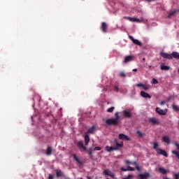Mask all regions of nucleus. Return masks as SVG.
Listing matches in <instances>:
<instances>
[{
  "mask_svg": "<svg viewBox=\"0 0 179 179\" xmlns=\"http://www.w3.org/2000/svg\"><path fill=\"white\" fill-rule=\"evenodd\" d=\"M160 55L161 57H162V58H164L165 59H173V58H175V59H179L178 52H173L171 54L162 52Z\"/></svg>",
  "mask_w": 179,
  "mask_h": 179,
  "instance_id": "obj_1",
  "label": "nucleus"
},
{
  "mask_svg": "<svg viewBox=\"0 0 179 179\" xmlns=\"http://www.w3.org/2000/svg\"><path fill=\"white\" fill-rule=\"evenodd\" d=\"M115 119H107L106 120V125H114L115 127H117V125H118V122H120V113L116 112L115 113Z\"/></svg>",
  "mask_w": 179,
  "mask_h": 179,
  "instance_id": "obj_2",
  "label": "nucleus"
},
{
  "mask_svg": "<svg viewBox=\"0 0 179 179\" xmlns=\"http://www.w3.org/2000/svg\"><path fill=\"white\" fill-rule=\"evenodd\" d=\"M148 122L152 124V125H159V124H160L159 120L156 119L155 117H150L148 119Z\"/></svg>",
  "mask_w": 179,
  "mask_h": 179,
  "instance_id": "obj_3",
  "label": "nucleus"
},
{
  "mask_svg": "<svg viewBox=\"0 0 179 179\" xmlns=\"http://www.w3.org/2000/svg\"><path fill=\"white\" fill-rule=\"evenodd\" d=\"M76 146L77 148H78L80 150H87V148H86V146L83 145V141L77 142Z\"/></svg>",
  "mask_w": 179,
  "mask_h": 179,
  "instance_id": "obj_4",
  "label": "nucleus"
},
{
  "mask_svg": "<svg viewBox=\"0 0 179 179\" xmlns=\"http://www.w3.org/2000/svg\"><path fill=\"white\" fill-rule=\"evenodd\" d=\"M113 143L115 145V147H113L114 149H116V150H118L120 148H122L124 146V142L118 143L117 140H114Z\"/></svg>",
  "mask_w": 179,
  "mask_h": 179,
  "instance_id": "obj_5",
  "label": "nucleus"
},
{
  "mask_svg": "<svg viewBox=\"0 0 179 179\" xmlns=\"http://www.w3.org/2000/svg\"><path fill=\"white\" fill-rule=\"evenodd\" d=\"M155 111L159 115H166V114H167V109L163 110L160 108H156Z\"/></svg>",
  "mask_w": 179,
  "mask_h": 179,
  "instance_id": "obj_6",
  "label": "nucleus"
},
{
  "mask_svg": "<svg viewBox=\"0 0 179 179\" xmlns=\"http://www.w3.org/2000/svg\"><path fill=\"white\" fill-rule=\"evenodd\" d=\"M138 177L140 179H147L150 177V173H149V172H146L145 173H140L138 174Z\"/></svg>",
  "mask_w": 179,
  "mask_h": 179,
  "instance_id": "obj_7",
  "label": "nucleus"
},
{
  "mask_svg": "<svg viewBox=\"0 0 179 179\" xmlns=\"http://www.w3.org/2000/svg\"><path fill=\"white\" fill-rule=\"evenodd\" d=\"M119 139H121L122 141H131V138H129V137H128V136H127L124 134H119Z\"/></svg>",
  "mask_w": 179,
  "mask_h": 179,
  "instance_id": "obj_8",
  "label": "nucleus"
},
{
  "mask_svg": "<svg viewBox=\"0 0 179 179\" xmlns=\"http://www.w3.org/2000/svg\"><path fill=\"white\" fill-rule=\"evenodd\" d=\"M133 59H134V56H131V55L127 56L123 61V64H128V62H131V61H133Z\"/></svg>",
  "mask_w": 179,
  "mask_h": 179,
  "instance_id": "obj_9",
  "label": "nucleus"
},
{
  "mask_svg": "<svg viewBox=\"0 0 179 179\" xmlns=\"http://www.w3.org/2000/svg\"><path fill=\"white\" fill-rule=\"evenodd\" d=\"M141 96L144 97V99H152V96L144 91L141 92Z\"/></svg>",
  "mask_w": 179,
  "mask_h": 179,
  "instance_id": "obj_10",
  "label": "nucleus"
},
{
  "mask_svg": "<svg viewBox=\"0 0 179 179\" xmlns=\"http://www.w3.org/2000/svg\"><path fill=\"white\" fill-rule=\"evenodd\" d=\"M123 114L126 118H132V113L129 110H124Z\"/></svg>",
  "mask_w": 179,
  "mask_h": 179,
  "instance_id": "obj_11",
  "label": "nucleus"
},
{
  "mask_svg": "<svg viewBox=\"0 0 179 179\" xmlns=\"http://www.w3.org/2000/svg\"><path fill=\"white\" fill-rule=\"evenodd\" d=\"M158 155H162V156H164V157H169V155L166 152V150H158L157 152Z\"/></svg>",
  "mask_w": 179,
  "mask_h": 179,
  "instance_id": "obj_12",
  "label": "nucleus"
},
{
  "mask_svg": "<svg viewBox=\"0 0 179 179\" xmlns=\"http://www.w3.org/2000/svg\"><path fill=\"white\" fill-rule=\"evenodd\" d=\"M107 24L106 22H102L101 28L103 31V33H107Z\"/></svg>",
  "mask_w": 179,
  "mask_h": 179,
  "instance_id": "obj_13",
  "label": "nucleus"
},
{
  "mask_svg": "<svg viewBox=\"0 0 179 179\" xmlns=\"http://www.w3.org/2000/svg\"><path fill=\"white\" fill-rule=\"evenodd\" d=\"M162 141H163V142H165V143L170 145V137H169L168 136H163Z\"/></svg>",
  "mask_w": 179,
  "mask_h": 179,
  "instance_id": "obj_14",
  "label": "nucleus"
},
{
  "mask_svg": "<svg viewBox=\"0 0 179 179\" xmlns=\"http://www.w3.org/2000/svg\"><path fill=\"white\" fill-rule=\"evenodd\" d=\"M125 19H127L129 22H141V20L135 17H125Z\"/></svg>",
  "mask_w": 179,
  "mask_h": 179,
  "instance_id": "obj_15",
  "label": "nucleus"
},
{
  "mask_svg": "<svg viewBox=\"0 0 179 179\" xmlns=\"http://www.w3.org/2000/svg\"><path fill=\"white\" fill-rule=\"evenodd\" d=\"M47 156H51L52 155V147H48L46 150Z\"/></svg>",
  "mask_w": 179,
  "mask_h": 179,
  "instance_id": "obj_16",
  "label": "nucleus"
},
{
  "mask_svg": "<svg viewBox=\"0 0 179 179\" xmlns=\"http://www.w3.org/2000/svg\"><path fill=\"white\" fill-rule=\"evenodd\" d=\"M96 132V126H92L87 130V134H94Z\"/></svg>",
  "mask_w": 179,
  "mask_h": 179,
  "instance_id": "obj_17",
  "label": "nucleus"
},
{
  "mask_svg": "<svg viewBox=\"0 0 179 179\" xmlns=\"http://www.w3.org/2000/svg\"><path fill=\"white\" fill-rule=\"evenodd\" d=\"M89 142H90V137L89 136V135L87 134L85 136V146H87L89 145Z\"/></svg>",
  "mask_w": 179,
  "mask_h": 179,
  "instance_id": "obj_18",
  "label": "nucleus"
},
{
  "mask_svg": "<svg viewBox=\"0 0 179 179\" xmlns=\"http://www.w3.org/2000/svg\"><path fill=\"white\" fill-rule=\"evenodd\" d=\"M177 12H178V10L176 9L173 10V11L170 12L167 16L168 18L171 17V16H174L176 15V13H177Z\"/></svg>",
  "mask_w": 179,
  "mask_h": 179,
  "instance_id": "obj_19",
  "label": "nucleus"
},
{
  "mask_svg": "<svg viewBox=\"0 0 179 179\" xmlns=\"http://www.w3.org/2000/svg\"><path fill=\"white\" fill-rule=\"evenodd\" d=\"M106 152H113V150H117V148H114V147H110L107 145L106 147Z\"/></svg>",
  "mask_w": 179,
  "mask_h": 179,
  "instance_id": "obj_20",
  "label": "nucleus"
},
{
  "mask_svg": "<svg viewBox=\"0 0 179 179\" xmlns=\"http://www.w3.org/2000/svg\"><path fill=\"white\" fill-rule=\"evenodd\" d=\"M161 69H162V71H170V66H164V64H162Z\"/></svg>",
  "mask_w": 179,
  "mask_h": 179,
  "instance_id": "obj_21",
  "label": "nucleus"
},
{
  "mask_svg": "<svg viewBox=\"0 0 179 179\" xmlns=\"http://www.w3.org/2000/svg\"><path fill=\"white\" fill-rule=\"evenodd\" d=\"M158 170L161 174H167V170L164 169V168L159 167Z\"/></svg>",
  "mask_w": 179,
  "mask_h": 179,
  "instance_id": "obj_22",
  "label": "nucleus"
},
{
  "mask_svg": "<svg viewBox=\"0 0 179 179\" xmlns=\"http://www.w3.org/2000/svg\"><path fill=\"white\" fill-rule=\"evenodd\" d=\"M133 43L134 44H136V45H139V47H142V43L138 39H134L133 41Z\"/></svg>",
  "mask_w": 179,
  "mask_h": 179,
  "instance_id": "obj_23",
  "label": "nucleus"
},
{
  "mask_svg": "<svg viewBox=\"0 0 179 179\" xmlns=\"http://www.w3.org/2000/svg\"><path fill=\"white\" fill-rule=\"evenodd\" d=\"M136 134H137V135H138V136L139 138H143V136H145V133L141 131L140 130H138V131H136Z\"/></svg>",
  "mask_w": 179,
  "mask_h": 179,
  "instance_id": "obj_24",
  "label": "nucleus"
},
{
  "mask_svg": "<svg viewBox=\"0 0 179 179\" xmlns=\"http://www.w3.org/2000/svg\"><path fill=\"white\" fill-rule=\"evenodd\" d=\"M153 149H155V150H156L157 153V150H160L161 149L159 148V143H154V146H153Z\"/></svg>",
  "mask_w": 179,
  "mask_h": 179,
  "instance_id": "obj_25",
  "label": "nucleus"
},
{
  "mask_svg": "<svg viewBox=\"0 0 179 179\" xmlns=\"http://www.w3.org/2000/svg\"><path fill=\"white\" fill-rule=\"evenodd\" d=\"M73 157L74 160H76V162H77V163H78L79 164H82V161H80V159H79V158H78L75 154L73 155Z\"/></svg>",
  "mask_w": 179,
  "mask_h": 179,
  "instance_id": "obj_26",
  "label": "nucleus"
},
{
  "mask_svg": "<svg viewBox=\"0 0 179 179\" xmlns=\"http://www.w3.org/2000/svg\"><path fill=\"white\" fill-rule=\"evenodd\" d=\"M172 154L175 155L176 157L179 159V152L176 150H172Z\"/></svg>",
  "mask_w": 179,
  "mask_h": 179,
  "instance_id": "obj_27",
  "label": "nucleus"
},
{
  "mask_svg": "<svg viewBox=\"0 0 179 179\" xmlns=\"http://www.w3.org/2000/svg\"><path fill=\"white\" fill-rule=\"evenodd\" d=\"M62 176H63L62 172L59 171H56V177L59 178V177H62Z\"/></svg>",
  "mask_w": 179,
  "mask_h": 179,
  "instance_id": "obj_28",
  "label": "nucleus"
},
{
  "mask_svg": "<svg viewBox=\"0 0 179 179\" xmlns=\"http://www.w3.org/2000/svg\"><path fill=\"white\" fill-rule=\"evenodd\" d=\"M172 107H173V109L175 111H179V108L178 107L177 105L173 104V105H172Z\"/></svg>",
  "mask_w": 179,
  "mask_h": 179,
  "instance_id": "obj_29",
  "label": "nucleus"
},
{
  "mask_svg": "<svg viewBox=\"0 0 179 179\" xmlns=\"http://www.w3.org/2000/svg\"><path fill=\"white\" fill-rule=\"evenodd\" d=\"M114 110H115V107H110L109 108L107 109V112L108 113H113V111H114Z\"/></svg>",
  "mask_w": 179,
  "mask_h": 179,
  "instance_id": "obj_30",
  "label": "nucleus"
},
{
  "mask_svg": "<svg viewBox=\"0 0 179 179\" xmlns=\"http://www.w3.org/2000/svg\"><path fill=\"white\" fill-rule=\"evenodd\" d=\"M151 83H152V85H157V83H159V81H157V80L156 78H153V79L152 80Z\"/></svg>",
  "mask_w": 179,
  "mask_h": 179,
  "instance_id": "obj_31",
  "label": "nucleus"
},
{
  "mask_svg": "<svg viewBox=\"0 0 179 179\" xmlns=\"http://www.w3.org/2000/svg\"><path fill=\"white\" fill-rule=\"evenodd\" d=\"M113 90L115 92H118L120 91V88L118 87V85H115L114 87H113Z\"/></svg>",
  "mask_w": 179,
  "mask_h": 179,
  "instance_id": "obj_32",
  "label": "nucleus"
},
{
  "mask_svg": "<svg viewBox=\"0 0 179 179\" xmlns=\"http://www.w3.org/2000/svg\"><path fill=\"white\" fill-rule=\"evenodd\" d=\"M121 171H129V170L128 169V166H127V167H122L121 168Z\"/></svg>",
  "mask_w": 179,
  "mask_h": 179,
  "instance_id": "obj_33",
  "label": "nucleus"
},
{
  "mask_svg": "<svg viewBox=\"0 0 179 179\" xmlns=\"http://www.w3.org/2000/svg\"><path fill=\"white\" fill-rule=\"evenodd\" d=\"M132 178H134V175L129 174L127 176V177L124 178L123 179H132Z\"/></svg>",
  "mask_w": 179,
  "mask_h": 179,
  "instance_id": "obj_34",
  "label": "nucleus"
},
{
  "mask_svg": "<svg viewBox=\"0 0 179 179\" xmlns=\"http://www.w3.org/2000/svg\"><path fill=\"white\" fill-rule=\"evenodd\" d=\"M103 173H104V174H105L106 176H110V174L111 172H110V171H108V170H105V171H103Z\"/></svg>",
  "mask_w": 179,
  "mask_h": 179,
  "instance_id": "obj_35",
  "label": "nucleus"
},
{
  "mask_svg": "<svg viewBox=\"0 0 179 179\" xmlns=\"http://www.w3.org/2000/svg\"><path fill=\"white\" fill-rule=\"evenodd\" d=\"M129 169V171H135V168H133L131 166H127Z\"/></svg>",
  "mask_w": 179,
  "mask_h": 179,
  "instance_id": "obj_36",
  "label": "nucleus"
},
{
  "mask_svg": "<svg viewBox=\"0 0 179 179\" xmlns=\"http://www.w3.org/2000/svg\"><path fill=\"white\" fill-rule=\"evenodd\" d=\"M144 85H143V84H142V83H138V84L136 85L137 87H143V86H144Z\"/></svg>",
  "mask_w": 179,
  "mask_h": 179,
  "instance_id": "obj_37",
  "label": "nucleus"
},
{
  "mask_svg": "<svg viewBox=\"0 0 179 179\" xmlns=\"http://www.w3.org/2000/svg\"><path fill=\"white\" fill-rule=\"evenodd\" d=\"M120 76L122 78H125V76H127V75H125V74L124 73V72H121Z\"/></svg>",
  "mask_w": 179,
  "mask_h": 179,
  "instance_id": "obj_38",
  "label": "nucleus"
},
{
  "mask_svg": "<svg viewBox=\"0 0 179 179\" xmlns=\"http://www.w3.org/2000/svg\"><path fill=\"white\" fill-rule=\"evenodd\" d=\"M143 89L144 90H149V87H148V86H146V85H144V86L143 87Z\"/></svg>",
  "mask_w": 179,
  "mask_h": 179,
  "instance_id": "obj_39",
  "label": "nucleus"
},
{
  "mask_svg": "<svg viewBox=\"0 0 179 179\" xmlns=\"http://www.w3.org/2000/svg\"><path fill=\"white\" fill-rule=\"evenodd\" d=\"M94 150H101V148H100V147H95L94 148Z\"/></svg>",
  "mask_w": 179,
  "mask_h": 179,
  "instance_id": "obj_40",
  "label": "nucleus"
},
{
  "mask_svg": "<svg viewBox=\"0 0 179 179\" xmlns=\"http://www.w3.org/2000/svg\"><path fill=\"white\" fill-rule=\"evenodd\" d=\"M109 176L112 177V178H115V175H114V173H111V172H110Z\"/></svg>",
  "mask_w": 179,
  "mask_h": 179,
  "instance_id": "obj_41",
  "label": "nucleus"
},
{
  "mask_svg": "<svg viewBox=\"0 0 179 179\" xmlns=\"http://www.w3.org/2000/svg\"><path fill=\"white\" fill-rule=\"evenodd\" d=\"M136 169L137 171H141V167H139V166L136 165Z\"/></svg>",
  "mask_w": 179,
  "mask_h": 179,
  "instance_id": "obj_42",
  "label": "nucleus"
},
{
  "mask_svg": "<svg viewBox=\"0 0 179 179\" xmlns=\"http://www.w3.org/2000/svg\"><path fill=\"white\" fill-rule=\"evenodd\" d=\"M166 104V101H162L160 102V106H164Z\"/></svg>",
  "mask_w": 179,
  "mask_h": 179,
  "instance_id": "obj_43",
  "label": "nucleus"
},
{
  "mask_svg": "<svg viewBox=\"0 0 179 179\" xmlns=\"http://www.w3.org/2000/svg\"><path fill=\"white\" fill-rule=\"evenodd\" d=\"M175 179H179V173L175 174Z\"/></svg>",
  "mask_w": 179,
  "mask_h": 179,
  "instance_id": "obj_44",
  "label": "nucleus"
},
{
  "mask_svg": "<svg viewBox=\"0 0 179 179\" xmlns=\"http://www.w3.org/2000/svg\"><path fill=\"white\" fill-rule=\"evenodd\" d=\"M48 179H54V176L51 174H49Z\"/></svg>",
  "mask_w": 179,
  "mask_h": 179,
  "instance_id": "obj_45",
  "label": "nucleus"
},
{
  "mask_svg": "<svg viewBox=\"0 0 179 179\" xmlns=\"http://www.w3.org/2000/svg\"><path fill=\"white\" fill-rule=\"evenodd\" d=\"M131 164H134V166H138V162H131Z\"/></svg>",
  "mask_w": 179,
  "mask_h": 179,
  "instance_id": "obj_46",
  "label": "nucleus"
},
{
  "mask_svg": "<svg viewBox=\"0 0 179 179\" xmlns=\"http://www.w3.org/2000/svg\"><path fill=\"white\" fill-rule=\"evenodd\" d=\"M129 38H130V40H131V41H133V42H134V40H135V38H134V36H129Z\"/></svg>",
  "mask_w": 179,
  "mask_h": 179,
  "instance_id": "obj_47",
  "label": "nucleus"
},
{
  "mask_svg": "<svg viewBox=\"0 0 179 179\" xmlns=\"http://www.w3.org/2000/svg\"><path fill=\"white\" fill-rule=\"evenodd\" d=\"M93 154V152L92 151V150L88 152V155L90 156H92V155Z\"/></svg>",
  "mask_w": 179,
  "mask_h": 179,
  "instance_id": "obj_48",
  "label": "nucleus"
},
{
  "mask_svg": "<svg viewBox=\"0 0 179 179\" xmlns=\"http://www.w3.org/2000/svg\"><path fill=\"white\" fill-rule=\"evenodd\" d=\"M126 163H127V164H132V162H131L128 160L126 161Z\"/></svg>",
  "mask_w": 179,
  "mask_h": 179,
  "instance_id": "obj_49",
  "label": "nucleus"
},
{
  "mask_svg": "<svg viewBox=\"0 0 179 179\" xmlns=\"http://www.w3.org/2000/svg\"><path fill=\"white\" fill-rule=\"evenodd\" d=\"M133 72H138V69H133Z\"/></svg>",
  "mask_w": 179,
  "mask_h": 179,
  "instance_id": "obj_50",
  "label": "nucleus"
},
{
  "mask_svg": "<svg viewBox=\"0 0 179 179\" xmlns=\"http://www.w3.org/2000/svg\"><path fill=\"white\" fill-rule=\"evenodd\" d=\"M148 2H151V1H155V0H146Z\"/></svg>",
  "mask_w": 179,
  "mask_h": 179,
  "instance_id": "obj_51",
  "label": "nucleus"
},
{
  "mask_svg": "<svg viewBox=\"0 0 179 179\" xmlns=\"http://www.w3.org/2000/svg\"><path fill=\"white\" fill-rule=\"evenodd\" d=\"M87 179H92V178H90V177H87Z\"/></svg>",
  "mask_w": 179,
  "mask_h": 179,
  "instance_id": "obj_52",
  "label": "nucleus"
},
{
  "mask_svg": "<svg viewBox=\"0 0 179 179\" xmlns=\"http://www.w3.org/2000/svg\"><path fill=\"white\" fill-rule=\"evenodd\" d=\"M143 61H145V58H143Z\"/></svg>",
  "mask_w": 179,
  "mask_h": 179,
  "instance_id": "obj_53",
  "label": "nucleus"
},
{
  "mask_svg": "<svg viewBox=\"0 0 179 179\" xmlns=\"http://www.w3.org/2000/svg\"><path fill=\"white\" fill-rule=\"evenodd\" d=\"M80 179H82V178H80Z\"/></svg>",
  "mask_w": 179,
  "mask_h": 179,
  "instance_id": "obj_54",
  "label": "nucleus"
}]
</instances>
